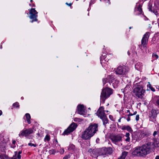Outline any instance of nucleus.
<instances>
[{
	"mask_svg": "<svg viewBox=\"0 0 159 159\" xmlns=\"http://www.w3.org/2000/svg\"><path fill=\"white\" fill-rule=\"evenodd\" d=\"M153 142H148L140 146H137L134 148L131 154L134 157H145L151 151L154 150L155 148L159 147V142L157 139L154 138Z\"/></svg>",
	"mask_w": 159,
	"mask_h": 159,
	"instance_id": "nucleus-1",
	"label": "nucleus"
},
{
	"mask_svg": "<svg viewBox=\"0 0 159 159\" xmlns=\"http://www.w3.org/2000/svg\"><path fill=\"white\" fill-rule=\"evenodd\" d=\"M98 124L91 123L82 132L81 137L84 140H88L90 142V139L98 131Z\"/></svg>",
	"mask_w": 159,
	"mask_h": 159,
	"instance_id": "nucleus-2",
	"label": "nucleus"
},
{
	"mask_svg": "<svg viewBox=\"0 0 159 159\" xmlns=\"http://www.w3.org/2000/svg\"><path fill=\"white\" fill-rule=\"evenodd\" d=\"M113 90L109 87L108 84H107L105 88H103L100 95L101 102L104 104L106 100L109 98L111 95L113 93Z\"/></svg>",
	"mask_w": 159,
	"mask_h": 159,
	"instance_id": "nucleus-3",
	"label": "nucleus"
},
{
	"mask_svg": "<svg viewBox=\"0 0 159 159\" xmlns=\"http://www.w3.org/2000/svg\"><path fill=\"white\" fill-rule=\"evenodd\" d=\"M136 87L134 88L133 90L134 93L139 98H141L144 95V93L145 90L143 89V82L140 81L136 84Z\"/></svg>",
	"mask_w": 159,
	"mask_h": 159,
	"instance_id": "nucleus-4",
	"label": "nucleus"
},
{
	"mask_svg": "<svg viewBox=\"0 0 159 159\" xmlns=\"http://www.w3.org/2000/svg\"><path fill=\"white\" fill-rule=\"evenodd\" d=\"M29 12L27 13V14H30L29 17L30 19V22L33 23L34 22L38 21V12L35 10V8H31L28 10Z\"/></svg>",
	"mask_w": 159,
	"mask_h": 159,
	"instance_id": "nucleus-5",
	"label": "nucleus"
},
{
	"mask_svg": "<svg viewBox=\"0 0 159 159\" xmlns=\"http://www.w3.org/2000/svg\"><path fill=\"white\" fill-rule=\"evenodd\" d=\"M77 126V125L76 123H72L67 129L65 130L62 135L64 136L69 135L70 133L73 132L76 128Z\"/></svg>",
	"mask_w": 159,
	"mask_h": 159,
	"instance_id": "nucleus-6",
	"label": "nucleus"
},
{
	"mask_svg": "<svg viewBox=\"0 0 159 159\" xmlns=\"http://www.w3.org/2000/svg\"><path fill=\"white\" fill-rule=\"evenodd\" d=\"M159 113V110L157 109L152 108L149 112L148 117L149 120L153 121L156 120L157 115Z\"/></svg>",
	"mask_w": 159,
	"mask_h": 159,
	"instance_id": "nucleus-7",
	"label": "nucleus"
},
{
	"mask_svg": "<svg viewBox=\"0 0 159 159\" xmlns=\"http://www.w3.org/2000/svg\"><path fill=\"white\" fill-rule=\"evenodd\" d=\"M150 34V33L149 32H147L143 35L141 40V47L142 48H147Z\"/></svg>",
	"mask_w": 159,
	"mask_h": 159,
	"instance_id": "nucleus-8",
	"label": "nucleus"
},
{
	"mask_svg": "<svg viewBox=\"0 0 159 159\" xmlns=\"http://www.w3.org/2000/svg\"><path fill=\"white\" fill-rule=\"evenodd\" d=\"M116 74L121 75H126L127 73L126 67L125 66H119L115 71Z\"/></svg>",
	"mask_w": 159,
	"mask_h": 159,
	"instance_id": "nucleus-9",
	"label": "nucleus"
},
{
	"mask_svg": "<svg viewBox=\"0 0 159 159\" xmlns=\"http://www.w3.org/2000/svg\"><path fill=\"white\" fill-rule=\"evenodd\" d=\"M33 132L34 130L32 128L24 129L20 132L19 135L20 137H27Z\"/></svg>",
	"mask_w": 159,
	"mask_h": 159,
	"instance_id": "nucleus-10",
	"label": "nucleus"
},
{
	"mask_svg": "<svg viewBox=\"0 0 159 159\" xmlns=\"http://www.w3.org/2000/svg\"><path fill=\"white\" fill-rule=\"evenodd\" d=\"M96 115L99 118L106 115L105 113L104 107L103 106H100L98 110Z\"/></svg>",
	"mask_w": 159,
	"mask_h": 159,
	"instance_id": "nucleus-11",
	"label": "nucleus"
},
{
	"mask_svg": "<svg viewBox=\"0 0 159 159\" xmlns=\"http://www.w3.org/2000/svg\"><path fill=\"white\" fill-rule=\"evenodd\" d=\"M122 137L120 134L113 135L111 137V140L113 143H116L122 140Z\"/></svg>",
	"mask_w": 159,
	"mask_h": 159,
	"instance_id": "nucleus-12",
	"label": "nucleus"
},
{
	"mask_svg": "<svg viewBox=\"0 0 159 159\" xmlns=\"http://www.w3.org/2000/svg\"><path fill=\"white\" fill-rule=\"evenodd\" d=\"M76 112L80 115L84 114L85 110L83 105L79 104L77 107Z\"/></svg>",
	"mask_w": 159,
	"mask_h": 159,
	"instance_id": "nucleus-13",
	"label": "nucleus"
},
{
	"mask_svg": "<svg viewBox=\"0 0 159 159\" xmlns=\"http://www.w3.org/2000/svg\"><path fill=\"white\" fill-rule=\"evenodd\" d=\"M4 144L3 147H2V151L1 150V152H0V158L1 159H7L8 158L10 157H8L6 153L5 152L6 148Z\"/></svg>",
	"mask_w": 159,
	"mask_h": 159,
	"instance_id": "nucleus-14",
	"label": "nucleus"
},
{
	"mask_svg": "<svg viewBox=\"0 0 159 159\" xmlns=\"http://www.w3.org/2000/svg\"><path fill=\"white\" fill-rule=\"evenodd\" d=\"M141 138H143L144 137H147L151 134L150 132L147 129H143L141 130Z\"/></svg>",
	"mask_w": 159,
	"mask_h": 159,
	"instance_id": "nucleus-15",
	"label": "nucleus"
},
{
	"mask_svg": "<svg viewBox=\"0 0 159 159\" xmlns=\"http://www.w3.org/2000/svg\"><path fill=\"white\" fill-rule=\"evenodd\" d=\"M22 153L21 150H20L19 151H15L14 152V155H13L12 157L10 158H16V159H20L21 156V154Z\"/></svg>",
	"mask_w": 159,
	"mask_h": 159,
	"instance_id": "nucleus-16",
	"label": "nucleus"
},
{
	"mask_svg": "<svg viewBox=\"0 0 159 159\" xmlns=\"http://www.w3.org/2000/svg\"><path fill=\"white\" fill-rule=\"evenodd\" d=\"M99 118L102 120L103 123V125L105 126H106L107 124L109 123V120L106 115L103 116H102Z\"/></svg>",
	"mask_w": 159,
	"mask_h": 159,
	"instance_id": "nucleus-17",
	"label": "nucleus"
},
{
	"mask_svg": "<svg viewBox=\"0 0 159 159\" xmlns=\"http://www.w3.org/2000/svg\"><path fill=\"white\" fill-rule=\"evenodd\" d=\"M98 154L99 156L106 155V147H102L99 149L98 151Z\"/></svg>",
	"mask_w": 159,
	"mask_h": 159,
	"instance_id": "nucleus-18",
	"label": "nucleus"
},
{
	"mask_svg": "<svg viewBox=\"0 0 159 159\" xmlns=\"http://www.w3.org/2000/svg\"><path fill=\"white\" fill-rule=\"evenodd\" d=\"M121 129L122 130H127L128 131H129V132L130 133H132L133 132V130L132 129L129 125L123 126L121 128Z\"/></svg>",
	"mask_w": 159,
	"mask_h": 159,
	"instance_id": "nucleus-19",
	"label": "nucleus"
},
{
	"mask_svg": "<svg viewBox=\"0 0 159 159\" xmlns=\"http://www.w3.org/2000/svg\"><path fill=\"white\" fill-rule=\"evenodd\" d=\"M142 5L141 4H139L137 7V10L139 11L138 15H144L143 12L142 10Z\"/></svg>",
	"mask_w": 159,
	"mask_h": 159,
	"instance_id": "nucleus-20",
	"label": "nucleus"
},
{
	"mask_svg": "<svg viewBox=\"0 0 159 159\" xmlns=\"http://www.w3.org/2000/svg\"><path fill=\"white\" fill-rule=\"evenodd\" d=\"M107 78L108 80V83L111 85V83H112L113 82V80L115 79L114 76L112 75H109L107 76Z\"/></svg>",
	"mask_w": 159,
	"mask_h": 159,
	"instance_id": "nucleus-21",
	"label": "nucleus"
},
{
	"mask_svg": "<svg viewBox=\"0 0 159 159\" xmlns=\"http://www.w3.org/2000/svg\"><path fill=\"white\" fill-rule=\"evenodd\" d=\"M106 155L108 154L111 155L113 152L112 149L111 147H106Z\"/></svg>",
	"mask_w": 159,
	"mask_h": 159,
	"instance_id": "nucleus-22",
	"label": "nucleus"
},
{
	"mask_svg": "<svg viewBox=\"0 0 159 159\" xmlns=\"http://www.w3.org/2000/svg\"><path fill=\"white\" fill-rule=\"evenodd\" d=\"M107 55H104V56L102 55V56H101L100 58L101 63H102V62L103 63H105L107 59H108V60H109L108 58H107Z\"/></svg>",
	"mask_w": 159,
	"mask_h": 159,
	"instance_id": "nucleus-23",
	"label": "nucleus"
},
{
	"mask_svg": "<svg viewBox=\"0 0 159 159\" xmlns=\"http://www.w3.org/2000/svg\"><path fill=\"white\" fill-rule=\"evenodd\" d=\"M25 116L26 117V120L28 124H31V122L30 120L31 116L28 113H27L25 114Z\"/></svg>",
	"mask_w": 159,
	"mask_h": 159,
	"instance_id": "nucleus-24",
	"label": "nucleus"
},
{
	"mask_svg": "<svg viewBox=\"0 0 159 159\" xmlns=\"http://www.w3.org/2000/svg\"><path fill=\"white\" fill-rule=\"evenodd\" d=\"M119 83V81L118 80H115L114 82L112 83V86L114 88H116L118 86Z\"/></svg>",
	"mask_w": 159,
	"mask_h": 159,
	"instance_id": "nucleus-25",
	"label": "nucleus"
},
{
	"mask_svg": "<svg viewBox=\"0 0 159 159\" xmlns=\"http://www.w3.org/2000/svg\"><path fill=\"white\" fill-rule=\"evenodd\" d=\"M68 148L69 150H74L75 148V146L73 144H70Z\"/></svg>",
	"mask_w": 159,
	"mask_h": 159,
	"instance_id": "nucleus-26",
	"label": "nucleus"
},
{
	"mask_svg": "<svg viewBox=\"0 0 159 159\" xmlns=\"http://www.w3.org/2000/svg\"><path fill=\"white\" fill-rule=\"evenodd\" d=\"M130 134L129 133H126L125 134V136L127 137L126 139H125V141L127 142L130 141V139L129 137Z\"/></svg>",
	"mask_w": 159,
	"mask_h": 159,
	"instance_id": "nucleus-27",
	"label": "nucleus"
},
{
	"mask_svg": "<svg viewBox=\"0 0 159 159\" xmlns=\"http://www.w3.org/2000/svg\"><path fill=\"white\" fill-rule=\"evenodd\" d=\"M128 152L126 151H124L122 152V155L120 156L124 159H125L126 157L127 156Z\"/></svg>",
	"mask_w": 159,
	"mask_h": 159,
	"instance_id": "nucleus-28",
	"label": "nucleus"
},
{
	"mask_svg": "<svg viewBox=\"0 0 159 159\" xmlns=\"http://www.w3.org/2000/svg\"><path fill=\"white\" fill-rule=\"evenodd\" d=\"M149 84L147 85L148 87L149 88V89L153 92H155V89L153 88V87H152L151 84H150V82H148Z\"/></svg>",
	"mask_w": 159,
	"mask_h": 159,
	"instance_id": "nucleus-29",
	"label": "nucleus"
},
{
	"mask_svg": "<svg viewBox=\"0 0 159 159\" xmlns=\"http://www.w3.org/2000/svg\"><path fill=\"white\" fill-rule=\"evenodd\" d=\"M12 106L15 108H19L20 107L19 103L18 102H16L13 104Z\"/></svg>",
	"mask_w": 159,
	"mask_h": 159,
	"instance_id": "nucleus-30",
	"label": "nucleus"
},
{
	"mask_svg": "<svg viewBox=\"0 0 159 159\" xmlns=\"http://www.w3.org/2000/svg\"><path fill=\"white\" fill-rule=\"evenodd\" d=\"M50 139V136L48 134H47L44 139V141L46 142L47 141V142H49Z\"/></svg>",
	"mask_w": 159,
	"mask_h": 159,
	"instance_id": "nucleus-31",
	"label": "nucleus"
},
{
	"mask_svg": "<svg viewBox=\"0 0 159 159\" xmlns=\"http://www.w3.org/2000/svg\"><path fill=\"white\" fill-rule=\"evenodd\" d=\"M148 9L149 11H152L154 13H156L157 12V11L156 12H155V11H153L152 10V5L150 3H149L148 5Z\"/></svg>",
	"mask_w": 159,
	"mask_h": 159,
	"instance_id": "nucleus-32",
	"label": "nucleus"
},
{
	"mask_svg": "<svg viewBox=\"0 0 159 159\" xmlns=\"http://www.w3.org/2000/svg\"><path fill=\"white\" fill-rule=\"evenodd\" d=\"M102 82L103 83V85H105L107 83H108V80L107 78H104L102 79Z\"/></svg>",
	"mask_w": 159,
	"mask_h": 159,
	"instance_id": "nucleus-33",
	"label": "nucleus"
},
{
	"mask_svg": "<svg viewBox=\"0 0 159 159\" xmlns=\"http://www.w3.org/2000/svg\"><path fill=\"white\" fill-rule=\"evenodd\" d=\"M130 84H127L124 88V91L130 90Z\"/></svg>",
	"mask_w": 159,
	"mask_h": 159,
	"instance_id": "nucleus-34",
	"label": "nucleus"
},
{
	"mask_svg": "<svg viewBox=\"0 0 159 159\" xmlns=\"http://www.w3.org/2000/svg\"><path fill=\"white\" fill-rule=\"evenodd\" d=\"M49 152L50 154H55L56 153V151L55 150L52 149L50 150L49 151Z\"/></svg>",
	"mask_w": 159,
	"mask_h": 159,
	"instance_id": "nucleus-35",
	"label": "nucleus"
},
{
	"mask_svg": "<svg viewBox=\"0 0 159 159\" xmlns=\"http://www.w3.org/2000/svg\"><path fill=\"white\" fill-rule=\"evenodd\" d=\"M158 33H156L155 34L154 36L152 38V41H155L156 40V37H157Z\"/></svg>",
	"mask_w": 159,
	"mask_h": 159,
	"instance_id": "nucleus-36",
	"label": "nucleus"
},
{
	"mask_svg": "<svg viewBox=\"0 0 159 159\" xmlns=\"http://www.w3.org/2000/svg\"><path fill=\"white\" fill-rule=\"evenodd\" d=\"M36 135L37 136H36L37 137V138H39V137H42L43 136L42 134L41 133V132L39 133V131L38 133L36 134Z\"/></svg>",
	"mask_w": 159,
	"mask_h": 159,
	"instance_id": "nucleus-37",
	"label": "nucleus"
},
{
	"mask_svg": "<svg viewBox=\"0 0 159 159\" xmlns=\"http://www.w3.org/2000/svg\"><path fill=\"white\" fill-rule=\"evenodd\" d=\"M152 57L154 58H155L156 59L158 58V56L156 53H154L152 54Z\"/></svg>",
	"mask_w": 159,
	"mask_h": 159,
	"instance_id": "nucleus-38",
	"label": "nucleus"
},
{
	"mask_svg": "<svg viewBox=\"0 0 159 159\" xmlns=\"http://www.w3.org/2000/svg\"><path fill=\"white\" fill-rule=\"evenodd\" d=\"M16 143V141L15 140H13L12 141V143L13 145H12L11 147L14 148L16 147L15 144Z\"/></svg>",
	"mask_w": 159,
	"mask_h": 159,
	"instance_id": "nucleus-39",
	"label": "nucleus"
},
{
	"mask_svg": "<svg viewBox=\"0 0 159 159\" xmlns=\"http://www.w3.org/2000/svg\"><path fill=\"white\" fill-rule=\"evenodd\" d=\"M28 145L29 146H34V147H36L37 146V144H33L32 143H28Z\"/></svg>",
	"mask_w": 159,
	"mask_h": 159,
	"instance_id": "nucleus-40",
	"label": "nucleus"
},
{
	"mask_svg": "<svg viewBox=\"0 0 159 159\" xmlns=\"http://www.w3.org/2000/svg\"><path fill=\"white\" fill-rule=\"evenodd\" d=\"M109 118L112 121H114L115 120H114L113 116L111 115H110L109 116Z\"/></svg>",
	"mask_w": 159,
	"mask_h": 159,
	"instance_id": "nucleus-41",
	"label": "nucleus"
},
{
	"mask_svg": "<svg viewBox=\"0 0 159 159\" xmlns=\"http://www.w3.org/2000/svg\"><path fill=\"white\" fill-rule=\"evenodd\" d=\"M70 157V156L69 154L66 155L63 158V159H68V158Z\"/></svg>",
	"mask_w": 159,
	"mask_h": 159,
	"instance_id": "nucleus-42",
	"label": "nucleus"
},
{
	"mask_svg": "<svg viewBox=\"0 0 159 159\" xmlns=\"http://www.w3.org/2000/svg\"><path fill=\"white\" fill-rule=\"evenodd\" d=\"M100 1H104L106 2H107L108 3V4L109 5L110 4V0H100Z\"/></svg>",
	"mask_w": 159,
	"mask_h": 159,
	"instance_id": "nucleus-43",
	"label": "nucleus"
},
{
	"mask_svg": "<svg viewBox=\"0 0 159 159\" xmlns=\"http://www.w3.org/2000/svg\"><path fill=\"white\" fill-rule=\"evenodd\" d=\"M139 115L137 114L136 116L135 119L137 121L139 120Z\"/></svg>",
	"mask_w": 159,
	"mask_h": 159,
	"instance_id": "nucleus-44",
	"label": "nucleus"
},
{
	"mask_svg": "<svg viewBox=\"0 0 159 159\" xmlns=\"http://www.w3.org/2000/svg\"><path fill=\"white\" fill-rule=\"evenodd\" d=\"M157 134H158V131H155L153 132V135L155 137Z\"/></svg>",
	"mask_w": 159,
	"mask_h": 159,
	"instance_id": "nucleus-45",
	"label": "nucleus"
},
{
	"mask_svg": "<svg viewBox=\"0 0 159 159\" xmlns=\"http://www.w3.org/2000/svg\"><path fill=\"white\" fill-rule=\"evenodd\" d=\"M80 118H75L74 119V121L75 122H77V121L79 122V121H80Z\"/></svg>",
	"mask_w": 159,
	"mask_h": 159,
	"instance_id": "nucleus-46",
	"label": "nucleus"
},
{
	"mask_svg": "<svg viewBox=\"0 0 159 159\" xmlns=\"http://www.w3.org/2000/svg\"><path fill=\"white\" fill-rule=\"evenodd\" d=\"M140 63H138L136 64V65H135V68L137 70H138V69H139V68H138V66H139V64Z\"/></svg>",
	"mask_w": 159,
	"mask_h": 159,
	"instance_id": "nucleus-47",
	"label": "nucleus"
},
{
	"mask_svg": "<svg viewBox=\"0 0 159 159\" xmlns=\"http://www.w3.org/2000/svg\"><path fill=\"white\" fill-rule=\"evenodd\" d=\"M155 4L157 6V7L158 9H159V2H157V3H155Z\"/></svg>",
	"mask_w": 159,
	"mask_h": 159,
	"instance_id": "nucleus-48",
	"label": "nucleus"
},
{
	"mask_svg": "<svg viewBox=\"0 0 159 159\" xmlns=\"http://www.w3.org/2000/svg\"><path fill=\"white\" fill-rule=\"evenodd\" d=\"M156 103L157 105L159 107V99H158L156 101Z\"/></svg>",
	"mask_w": 159,
	"mask_h": 159,
	"instance_id": "nucleus-49",
	"label": "nucleus"
},
{
	"mask_svg": "<svg viewBox=\"0 0 159 159\" xmlns=\"http://www.w3.org/2000/svg\"><path fill=\"white\" fill-rule=\"evenodd\" d=\"M29 5L31 7H35V5L34 3H33V4L30 3L29 4Z\"/></svg>",
	"mask_w": 159,
	"mask_h": 159,
	"instance_id": "nucleus-50",
	"label": "nucleus"
},
{
	"mask_svg": "<svg viewBox=\"0 0 159 159\" xmlns=\"http://www.w3.org/2000/svg\"><path fill=\"white\" fill-rule=\"evenodd\" d=\"M133 114H132L130 112H129V114L128 115H126L125 116H133Z\"/></svg>",
	"mask_w": 159,
	"mask_h": 159,
	"instance_id": "nucleus-51",
	"label": "nucleus"
},
{
	"mask_svg": "<svg viewBox=\"0 0 159 159\" xmlns=\"http://www.w3.org/2000/svg\"><path fill=\"white\" fill-rule=\"evenodd\" d=\"M66 4L69 6L71 7L72 5V3H68L67 2H66Z\"/></svg>",
	"mask_w": 159,
	"mask_h": 159,
	"instance_id": "nucleus-52",
	"label": "nucleus"
},
{
	"mask_svg": "<svg viewBox=\"0 0 159 159\" xmlns=\"http://www.w3.org/2000/svg\"><path fill=\"white\" fill-rule=\"evenodd\" d=\"M95 3V1L93 0H91L90 1V4H93Z\"/></svg>",
	"mask_w": 159,
	"mask_h": 159,
	"instance_id": "nucleus-53",
	"label": "nucleus"
},
{
	"mask_svg": "<svg viewBox=\"0 0 159 159\" xmlns=\"http://www.w3.org/2000/svg\"><path fill=\"white\" fill-rule=\"evenodd\" d=\"M128 121H129L130 120V118L129 116H128V118L126 119Z\"/></svg>",
	"mask_w": 159,
	"mask_h": 159,
	"instance_id": "nucleus-54",
	"label": "nucleus"
},
{
	"mask_svg": "<svg viewBox=\"0 0 159 159\" xmlns=\"http://www.w3.org/2000/svg\"><path fill=\"white\" fill-rule=\"evenodd\" d=\"M157 130L158 131V134H159V127L157 128Z\"/></svg>",
	"mask_w": 159,
	"mask_h": 159,
	"instance_id": "nucleus-55",
	"label": "nucleus"
},
{
	"mask_svg": "<svg viewBox=\"0 0 159 159\" xmlns=\"http://www.w3.org/2000/svg\"><path fill=\"white\" fill-rule=\"evenodd\" d=\"M148 28L150 29H151L152 28V27L151 26V25L150 24H149Z\"/></svg>",
	"mask_w": 159,
	"mask_h": 159,
	"instance_id": "nucleus-56",
	"label": "nucleus"
},
{
	"mask_svg": "<svg viewBox=\"0 0 159 159\" xmlns=\"http://www.w3.org/2000/svg\"><path fill=\"white\" fill-rule=\"evenodd\" d=\"M137 113V111H135L134 113H133V115H135Z\"/></svg>",
	"mask_w": 159,
	"mask_h": 159,
	"instance_id": "nucleus-57",
	"label": "nucleus"
},
{
	"mask_svg": "<svg viewBox=\"0 0 159 159\" xmlns=\"http://www.w3.org/2000/svg\"><path fill=\"white\" fill-rule=\"evenodd\" d=\"M155 159H159V156H156Z\"/></svg>",
	"mask_w": 159,
	"mask_h": 159,
	"instance_id": "nucleus-58",
	"label": "nucleus"
},
{
	"mask_svg": "<svg viewBox=\"0 0 159 159\" xmlns=\"http://www.w3.org/2000/svg\"><path fill=\"white\" fill-rule=\"evenodd\" d=\"M2 111L1 110H0V116H1V115H2Z\"/></svg>",
	"mask_w": 159,
	"mask_h": 159,
	"instance_id": "nucleus-59",
	"label": "nucleus"
},
{
	"mask_svg": "<svg viewBox=\"0 0 159 159\" xmlns=\"http://www.w3.org/2000/svg\"><path fill=\"white\" fill-rule=\"evenodd\" d=\"M121 118H119V119L118 120V121L119 122H120V121H121Z\"/></svg>",
	"mask_w": 159,
	"mask_h": 159,
	"instance_id": "nucleus-60",
	"label": "nucleus"
},
{
	"mask_svg": "<svg viewBox=\"0 0 159 159\" xmlns=\"http://www.w3.org/2000/svg\"><path fill=\"white\" fill-rule=\"evenodd\" d=\"M7 159H16V158H8Z\"/></svg>",
	"mask_w": 159,
	"mask_h": 159,
	"instance_id": "nucleus-61",
	"label": "nucleus"
},
{
	"mask_svg": "<svg viewBox=\"0 0 159 159\" xmlns=\"http://www.w3.org/2000/svg\"><path fill=\"white\" fill-rule=\"evenodd\" d=\"M127 53H128V55L129 56V55H130V52H129V51H128V52H127Z\"/></svg>",
	"mask_w": 159,
	"mask_h": 159,
	"instance_id": "nucleus-62",
	"label": "nucleus"
},
{
	"mask_svg": "<svg viewBox=\"0 0 159 159\" xmlns=\"http://www.w3.org/2000/svg\"><path fill=\"white\" fill-rule=\"evenodd\" d=\"M127 113H129V112H130V110H127Z\"/></svg>",
	"mask_w": 159,
	"mask_h": 159,
	"instance_id": "nucleus-63",
	"label": "nucleus"
},
{
	"mask_svg": "<svg viewBox=\"0 0 159 159\" xmlns=\"http://www.w3.org/2000/svg\"><path fill=\"white\" fill-rule=\"evenodd\" d=\"M123 159L121 157H119L118 159Z\"/></svg>",
	"mask_w": 159,
	"mask_h": 159,
	"instance_id": "nucleus-64",
	"label": "nucleus"
}]
</instances>
